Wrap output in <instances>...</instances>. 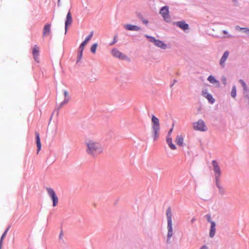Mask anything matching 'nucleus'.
<instances>
[{"label":"nucleus","instance_id":"b1692460","mask_svg":"<svg viewBox=\"0 0 249 249\" xmlns=\"http://www.w3.org/2000/svg\"><path fill=\"white\" fill-rule=\"evenodd\" d=\"M215 182H216V186L219 189V192L221 194H224V190L223 188H222V187H221L220 184L219 180H215Z\"/></svg>","mask_w":249,"mask_h":249},{"label":"nucleus","instance_id":"6e6552de","mask_svg":"<svg viewBox=\"0 0 249 249\" xmlns=\"http://www.w3.org/2000/svg\"><path fill=\"white\" fill-rule=\"evenodd\" d=\"M111 52L114 57L118 58L120 59L124 60L127 58V57L124 54L116 49H112Z\"/></svg>","mask_w":249,"mask_h":249},{"label":"nucleus","instance_id":"aec40b11","mask_svg":"<svg viewBox=\"0 0 249 249\" xmlns=\"http://www.w3.org/2000/svg\"><path fill=\"white\" fill-rule=\"evenodd\" d=\"M166 142L171 149L174 150L177 149L176 145L173 143L171 137L166 138Z\"/></svg>","mask_w":249,"mask_h":249},{"label":"nucleus","instance_id":"9d476101","mask_svg":"<svg viewBox=\"0 0 249 249\" xmlns=\"http://www.w3.org/2000/svg\"><path fill=\"white\" fill-rule=\"evenodd\" d=\"M93 35V32L91 31L90 32L89 35L84 41H83L81 45L79 46V50H84L85 46L87 44V43L89 42V41L91 38L92 36Z\"/></svg>","mask_w":249,"mask_h":249},{"label":"nucleus","instance_id":"f257e3e1","mask_svg":"<svg viewBox=\"0 0 249 249\" xmlns=\"http://www.w3.org/2000/svg\"><path fill=\"white\" fill-rule=\"evenodd\" d=\"M85 144L86 152L91 157L96 158L103 152V148L101 143L92 136L86 138Z\"/></svg>","mask_w":249,"mask_h":249},{"label":"nucleus","instance_id":"f704fd0d","mask_svg":"<svg viewBox=\"0 0 249 249\" xmlns=\"http://www.w3.org/2000/svg\"><path fill=\"white\" fill-rule=\"evenodd\" d=\"M208 249V248H207V246H203V247H202L201 248V249Z\"/></svg>","mask_w":249,"mask_h":249},{"label":"nucleus","instance_id":"f03ea898","mask_svg":"<svg viewBox=\"0 0 249 249\" xmlns=\"http://www.w3.org/2000/svg\"><path fill=\"white\" fill-rule=\"evenodd\" d=\"M151 121L152 123V128L153 132V139L154 141H156L159 135L160 131V122L158 118L154 115L152 116Z\"/></svg>","mask_w":249,"mask_h":249},{"label":"nucleus","instance_id":"f3484780","mask_svg":"<svg viewBox=\"0 0 249 249\" xmlns=\"http://www.w3.org/2000/svg\"><path fill=\"white\" fill-rule=\"evenodd\" d=\"M166 216L167 219V224H172V211L170 207H168L166 211Z\"/></svg>","mask_w":249,"mask_h":249},{"label":"nucleus","instance_id":"7ed1b4c3","mask_svg":"<svg viewBox=\"0 0 249 249\" xmlns=\"http://www.w3.org/2000/svg\"><path fill=\"white\" fill-rule=\"evenodd\" d=\"M46 189L48 195L53 201V206L55 207L58 203V198L55 192L52 188L50 187H47Z\"/></svg>","mask_w":249,"mask_h":249},{"label":"nucleus","instance_id":"4c0bfd02","mask_svg":"<svg viewBox=\"0 0 249 249\" xmlns=\"http://www.w3.org/2000/svg\"><path fill=\"white\" fill-rule=\"evenodd\" d=\"M224 83H226V78H224Z\"/></svg>","mask_w":249,"mask_h":249},{"label":"nucleus","instance_id":"c85d7f7f","mask_svg":"<svg viewBox=\"0 0 249 249\" xmlns=\"http://www.w3.org/2000/svg\"><path fill=\"white\" fill-rule=\"evenodd\" d=\"M207 221L211 224V222H214L211 220V216L210 214H207L206 215Z\"/></svg>","mask_w":249,"mask_h":249},{"label":"nucleus","instance_id":"423d86ee","mask_svg":"<svg viewBox=\"0 0 249 249\" xmlns=\"http://www.w3.org/2000/svg\"><path fill=\"white\" fill-rule=\"evenodd\" d=\"M212 165L213 166V169L214 172L215 180H220V177L221 175V171L218 163L215 160H213Z\"/></svg>","mask_w":249,"mask_h":249},{"label":"nucleus","instance_id":"2eb2a0df","mask_svg":"<svg viewBox=\"0 0 249 249\" xmlns=\"http://www.w3.org/2000/svg\"><path fill=\"white\" fill-rule=\"evenodd\" d=\"M51 24L47 23L45 25L43 29V36H47L50 34L51 32Z\"/></svg>","mask_w":249,"mask_h":249},{"label":"nucleus","instance_id":"c9c22d12","mask_svg":"<svg viewBox=\"0 0 249 249\" xmlns=\"http://www.w3.org/2000/svg\"><path fill=\"white\" fill-rule=\"evenodd\" d=\"M142 22H143V23H144V24H147V23H148V21H147V20H145V19H144V20H142Z\"/></svg>","mask_w":249,"mask_h":249},{"label":"nucleus","instance_id":"412c9836","mask_svg":"<svg viewBox=\"0 0 249 249\" xmlns=\"http://www.w3.org/2000/svg\"><path fill=\"white\" fill-rule=\"evenodd\" d=\"M183 138L182 136L178 135L176 137L175 142L178 146H182L183 144Z\"/></svg>","mask_w":249,"mask_h":249},{"label":"nucleus","instance_id":"e433bc0d","mask_svg":"<svg viewBox=\"0 0 249 249\" xmlns=\"http://www.w3.org/2000/svg\"><path fill=\"white\" fill-rule=\"evenodd\" d=\"M223 33L224 34H227V33H228V32H227L226 31H225V30H224V31H223Z\"/></svg>","mask_w":249,"mask_h":249},{"label":"nucleus","instance_id":"bb28decb","mask_svg":"<svg viewBox=\"0 0 249 249\" xmlns=\"http://www.w3.org/2000/svg\"><path fill=\"white\" fill-rule=\"evenodd\" d=\"M236 95V87L235 86H234L232 87V89H231V96L232 97L235 98Z\"/></svg>","mask_w":249,"mask_h":249},{"label":"nucleus","instance_id":"1a4fd4ad","mask_svg":"<svg viewBox=\"0 0 249 249\" xmlns=\"http://www.w3.org/2000/svg\"><path fill=\"white\" fill-rule=\"evenodd\" d=\"M72 22V16L70 11H69L67 15L66 20L65 21V34L67 32L68 26L71 25Z\"/></svg>","mask_w":249,"mask_h":249},{"label":"nucleus","instance_id":"5701e85b","mask_svg":"<svg viewBox=\"0 0 249 249\" xmlns=\"http://www.w3.org/2000/svg\"><path fill=\"white\" fill-rule=\"evenodd\" d=\"M64 95L65 96V99L62 103V105L67 104L70 100V97L69 96L68 92L67 90H64Z\"/></svg>","mask_w":249,"mask_h":249},{"label":"nucleus","instance_id":"4468645a","mask_svg":"<svg viewBox=\"0 0 249 249\" xmlns=\"http://www.w3.org/2000/svg\"><path fill=\"white\" fill-rule=\"evenodd\" d=\"M229 53L228 51H226L223 56H222L220 60V65L222 66V67H224L225 66V62L227 60L228 57L229 56Z\"/></svg>","mask_w":249,"mask_h":249},{"label":"nucleus","instance_id":"473e14b6","mask_svg":"<svg viewBox=\"0 0 249 249\" xmlns=\"http://www.w3.org/2000/svg\"><path fill=\"white\" fill-rule=\"evenodd\" d=\"M83 50H79L80 52L78 54L79 59H80L82 57Z\"/></svg>","mask_w":249,"mask_h":249},{"label":"nucleus","instance_id":"a878e982","mask_svg":"<svg viewBox=\"0 0 249 249\" xmlns=\"http://www.w3.org/2000/svg\"><path fill=\"white\" fill-rule=\"evenodd\" d=\"M239 82L241 83V85L242 86L244 90L245 91H248V89L247 86L245 82L242 79L239 80Z\"/></svg>","mask_w":249,"mask_h":249},{"label":"nucleus","instance_id":"20e7f679","mask_svg":"<svg viewBox=\"0 0 249 249\" xmlns=\"http://www.w3.org/2000/svg\"><path fill=\"white\" fill-rule=\"evenodd\" d=\"M193 128L196 130L200 131H206L207 130V127L202 120H199L197 122L193 124Z\"/></svg>","mask_w":249,"mask_h":249},{"label":"nucleus","instance_id":"39448f33","mask_svg":"<svg viewBox=\"0 0 249 249\" xmlns=\"http://www.w3.org/2000/svg\"><path fill=\"white\" fill-rule=\"evenodd\" d=\"M145 37L149 39V41L151 42H153L154 44L158 47L160 48L163 49L166 48V45L162 41L156 39L154 37L150 36L147 35H145Z\"/></svg>","mask_w":249,"mask_h":249},{"label":"nucleus","instance_id":"2f4dec72","mask_svg":"<svg viewBox=\"0 0 249 249\" xmlns=\"http://www.w3.org/2000/svg\"><path fill=\"white\" fill-rule=\"evenodd\" d=\"M8 229H7L5 232L3 233V234L2 235L1 237V239H0V243L2 242V240H3L4 237L5 236L6 233H7V231H8Z\"/></svg>","mask_w":249,"mask_h":249},{"label":"nucleus","instance_id":"cd10ccee","mask_svg":"<svg viewBox=\"0 0 249 249\" xmlns=\"http://www.w3.org/2000/svg\"><path fill=\"white\" fill-rule=\"evenodd\" d=\"M97 47V43H95L91 46L90 50L92 53H95Z\"/></svg>","mask_w":249,"mask_h":249},{"label":"nucleus","instance_id":"9b49d317","mask_svg":"<svg viewBox=\"0 0 249 249\" xmlns=\"http://www.w3.org/2000/svg\"><path fill=\"white\" fill-rule=\"evenodd\" d=\"M39 52V47L37 45H35L33 49V55L35 60L37 62L38 61V56Z\"/></svg>","mask_w":249,"mask_h":249},{"label":"nucleus","instance_id":"ddd939ff","mask_svg":"<svg viewBox=\"0 0 249 249\" xmlns=\"http://www.w3.org/2000/svg\"><path fill=\"white\" fill-rule=\"evenodd\" d=\"M124 27L125 30H128V31H137L141 30L140 27H139L137 26L133 25H131V24H125L124 25Z\"/></svg>","mask_w":249,"mask_h":249},{"label":"nucleus","instance_id":"393cba45","mask_svg":"<svg viewBox=\"0 0 249 249\" xmlns=\"http://www.w3.org/2000/svg\"><path fill=\"white\" fill-rule=\"evenodd\" d=\"M208 80L211 83L214 84L215 83H217L218 81L215 79V78L212 76L210 75L208 78Z\"/></svg>","mask_w":249,"mask_h":249},{"label":"nucleus","instance_id":"dca6fc26","mask_svg":"<svg viewBox=\"0 0 249 249\" xmlns=\"http://www.w3.org/2000/svg\"><path fill=\"white\" fill-rule=\"evenodd\" d=\"M175 24L183 30H186L189 28L188 25L183 21L177 22Z\"/></svg>","mask_w":249,"mask_h":249},{"label":"nucleus","instance_id":"f8f14e48","mask_svg":"<svg viewBox=\"0 0 249 249\" xmlns=\"http://www.w3.org/2000/svg\"><path fill=\"white\" fill-rule=\"evenodd\" d=\"M202 94L204 97L208 99L210 103L213 104L214 102V99L213 97L211 94L207 92V90L206 89L202 90Z\"/></svg>","mask_w":249,"mask_h":249},{"label":"nucleus","instance_id":"4be33fe9","mask_svg":"<svg viewBox=\"0 0 249 249\" xmlns=\"http://www.w3.org/2000/svg\"><path fill=\"white\" fill-rule=\"evenodd\" d=\"M168 234L167 237L170 239L173 234L172 224H167Z\"/></svg>","mask_w":249,"mask_h":249},{"label":"nucleus","instance_id":"0eeeda50","mask_svg":"<svg viewBox=\"0 0 249 249\" xmlns=\"http://www.w3.org/2000/svg\"><path fill=\"white\" fill-rule=\"evenodd\" d=\"M160 14L162 15L164 20L166 21L170 20V16L169 15V8L167 6L163 7L160 10Z\"/></svg>","mask_w":249,"mask_h":249},{"label":"nucleus","instance_id":"7c9ffc66","mask_svg":"<svg viewBox=\"0 0 249 249\" xmlns=\"http://www.w3.org/2000/svg\"><path fill=\"white\" fill-rule=\"evenodd\" d=\"M173 127H172L170 130L169 131H168V135H167V137H171V133H172L173 132Z\"/></svg>","mask_w":249,"mask_h":249},{"label":"nucleus","instance_id":"a211bd4d","mask_svg":"<svg viewBox=\"0 0 249 249\" xmlns=\"http://www.w3.org/2000/svg\"><path fill=\"white\" fill-rule=\"evenodd\" d=\"M36 145H37V153H38L39 152V151L40 150L41 147V142H40L39 133H38L37 132H36Z\"/></svg>","mask_w":249,"mask_h":249},{"label":"nucleus","instance_id":"72a5a7b5","mask_svg":"<svg viewBox=\"0 0 249 249\" xmlns=\"http://www.w3.org/2000/svg\"><path fill=\"white\" fill-rule=\"evenodd\" d=\"M117 36H115L114 37V39H113V42H112V43H111L110 44V45H113V44H114L115 43H116V42H117Z\"/></svg>","mask_w":249,"mask_h":249},{"label":"nucleus","instance_id":"c756f323","mask_svg":"<svg viewBox=\"0 0 249 249\" xmlns=\"http://www.w3.org/2000/svg\"><path fill=\"white\" fill-rule=\"evenodd\" d=\"M241 30H243L244 32L246 33L247 34H249V29L245 28H240Z\"/></svg>","mask_w":249,"mask_h":249},{"label":"nucleus","instance_id":"58836bf2","mask_svg":"<svg viewBox=\"0 0 249 249\" xmlns=\"http://www.w3.org/2000/svg\"><path fill=\"white\" fill-rule=\"evenodd\" d=\"M194 220H195V219H193L192 220V222H193V221H194Z\"/></svg>","mask_w":249,"mask_h":249},{"label":"nucleus","instance_id":"6ab92c4d","mask_svg":"<svg viewBox=\"0 0 249 249\" xmlns=\"http://www.w3.org/2000/svg\"><path fill=\"white\" fill-rule=\"evenodd\" d=\"M215 232V222H211L209 235L212 238L214 236Z\"/></svg>","mask_w":249,"mask_h":249}]
</instances>
